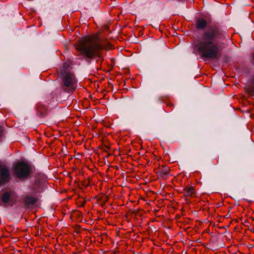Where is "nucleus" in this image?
Returning <instances> with one entry per match:
<instances>
[{"instance_id":"f257e3e1","label":"nucleus","mask_w":254,"mask_h":254,"mask_svg":"<svg viewBox=\"0 0 254 254\" xmlns=\"http://www.w3.org/2000/svg\"><path fill=\"white\" fill-rule=\"evenodd\" d=\"M207 21L202 18H197L195 27L203 30L195 45L197 52L202 58L217 59L221 55L224 43L221 41L226 39V33L216 25L207 27Z\"/></svg>"},{"instance_id":"f03ea898","label":"nucleus","mask_w":254,"mask_h":254,"mask_svg":"<svg viewBox=\"0 0 254 254\" xmlns=\"http://www.w3.org/2000/svg\"><path fill=\"white\" fill-rule=\"evenodd\" d=\"M75 48L86 62L103 57L102 51L113 49V46L107 39H100L96 35L87 36L78 40Z\"/></svg>"},{"instance_id":"7ed1b4c3","label":"nucleus","mask_w":254,"mask_h":254,"mask_svg":"<svg viewBox=\"0 0 254 254\" xmlns=\"http://www.w3.org/2000/svg\"><path fill=\"white\" fill-rule=\"evenodd\" d=\"M59 77L63 91L73 93L76 90L77 84V79L74 73L67 70H62L60 72Z\"/></svg>"},{"instance_id":"20e7f679","label":"nucleus","mask_w":254,"mask_h":254,"mask_svg":"<svg viewBox=\"0 0 254 254\" xmlns=\"http://www.w3.org/2000/svg\"><path fill=\"white\" fill-rule=\"evenodd\" d=\"M44 102L48 107L42 102L38 103L36 106L37 115L41 118L47 116L50 110L56 108L58 105L57 99L51 94L45 96Z\"/></svg>"},{"instance_id":"39448f33","label":"nucleus","mask_w":254,"mask_h":254,"mask_svg":"<svg viewBox=\"0 0 254 254\" xmlns=\"http://www.w3.org/2000/svg\"><path fill=\"white\" fill-rule=\"evenodd\" d=\"M32 170V166L30 163L22 161L16 163L14 167L15 175L20 180L28 178Z\"/></svg>"},{"instance_id":"423d86ee","label":"nucleus","mask_w":254,"mask_h":254,"mask_svg":"<svg viewBox=\"0 0 254 254\" xmlns=\"http://www.w3.org/2000/svg\"><path fill=\"white\" fill-rule=\"evenodd\" d=\"M10 172L7 167L0 163V185H4L10 181Z\"/></svg>"},{"instance_id":"0eeeda50","label":"nucleus","mask_w":254,"mask_h":254,"mask_svg":"<svg viewBox=\"0 0 254 254\" xmlns=\"http://www.w3.org/2000/svg\"><path fill=\"white\" fill-rule=\"evenodd\" d=\"M17 197L15 196L11 192L6 191L1 195V201L4 204H8L12 206L16 202Z\"/></svg>"},{"instance_id":"6e6552de","label":"nucleus","mask_w":254,"mask_h":254,"mask_svg":"<svg viewBox=\"0 0 254 254\" xmlns=\"http://www.w3.org/2000/svg\"><path fill=\"white\" fill-rule=\"evenodd\" d=\"M30 190L33 193H40L43 191V184L40 177H35L34 182L30 186Z\"/></svg>"},{"instance_id":"1a4fd4ad","label":"nucleus","mask_w":254,"mask_h":254,"mask_svg":"<svg viewBox=\"0 0 254 254\" xmlns=\"http://www.w3.org/2000/svg\"><path fill=\"white\" fill-rule=\"evenodd\" d=\"M156 174L159 178L165 180L170 175V169L169 167L163 165L159 167Z\"/></svg>"},{"instance_id":"9d476101","label":"nucleus","mask_w":254,"mask_h":254,"mask_svg":"<svg viewBox=\"0 0 254 254\" xmlns=\"http://www.w3.org/2000/svg\"><path fill=\"white\" fill-rule=\"evenodd\" d=\"M184 195L185 197H193L195 195V190L194 187L187 186L184 189Z\"/></svg>"},{"instance_id":"9b49d317","label":"nucleus","mask_w":254,"mask_h":254,"mask_svg":"<svg viewBox=\"0 0 254 254\" xmlns=\"http://www.w3.org/2000/svg\"><path fill=\"white\" fill-rule=\"evenodd\" d=\"M37 201V198L31 195H27L24 198V202L26 205H34Z\"/></svg>"},{"instance_id":"f8f14e48","label":"nucleus","mask_w":254,"mask_h":254,"mask_svg":"<svg viewBox=\"0 0 254 254\" xmlns=\"http://www.w3.org/2000/svg\"><path fill=\"white\" fill-rule=\"evenodd\" d=\"M253 86L247 89L248 93L252 96H254V80L252 82Z\"/></svg>"},{"instance_id":"ddd939ff","label":"nucleus","mask_w":254,"mask_h":254,"mask_svg":"<svg viewBox=\"0 0 254 254\" xmlns=\"http://www.w3.org/2000/svg\"><path fill=\"white\" fill-rule=\"evenodd\" d=\"M101 149L103 151L107 152L110 149V147L107 145L104 144L102 146Z\"/></svg>"},{"instance_id":"4468645a","label":"nucleus","mask_w":254,"mask_h":254,"mask_svg":"<svg viewBox=\"0 0 254 254\" xmlns=\"http://www.w3.org/2000/svg\"><path fill=\"white\" fill-rule=\"evenodd\" d=\"M166 104L167 107L170 108L171 111L172 110V107L174 106L173 104L169 101H167L165 103Z\"/></svg>"},{"instance_id":"2eb2a0df","label":"nucleus","mask_w":254,"mask_h":254,"mask_svg":"<svg viewBox=\"0 0 254 254\" xmlns=\"http://www.w3.org/2000/svg\"><path fill=\"white\" fill-rule=\"evenodd\" d=\"M3 129L2 128V127L1 126H0V140L1 139L3 136Z\"/></svg>"},{"instance_id":"dca6fc26","label":"nucleus","mask_w":254,"mask_h":254,"mask_svg":"<svg viewBox=\"0 0 254 254\" xmlns=\"http://www.w3.org/2000/svg\"><path fill=\"white\" fill-rule=\"evenodd\" d=\"M86 203V201L83 200L81 201L80 202H79V206L80 207H83Z\"/></svg>"},{"instance_id":"f3484780","label":"nucleus","mask_w":254,"mask_h":254,"mask_svg":"<svg viewBox=\"0 0 254 254\" xmlns=\"http://www.w3.org/2000/svg\"><path fill=\"white\" fill-rule=\"evenodd\" d=\"M253 61H254V54H253Z\"/></svg>"}]
</instances>
